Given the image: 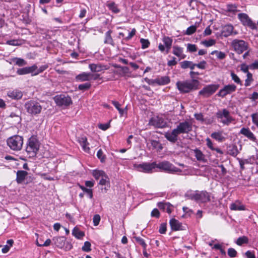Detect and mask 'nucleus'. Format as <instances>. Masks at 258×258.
<instances>
[{
  "mask_svg": "<svg viewBox=\"0 0 258 258\" xmlns=\"http://www.w3.org/2000/svg\"><path fill=\"white\" fill-rule=\"evenodd\" d=\"M192 124L187 121L179 122L176 128L171 132L165 134V138L170 142L175 143L177 141V137L181 134H188L192 131Z\"/></svg>",
  "mask_w": 258,
  "mask_h": 258,
  "instance_id": "f257e3e1",
  "label": "nucleus"
},
{
  "mask_svg": "<svg viewBox=\"0 0 258 258\" xmlns=\"http://www.w3.org/2000/svg\"><path fill=\"white\" fill-rule=\"evenodd\" d=\"M199 81L196 79L178 81L176 83L177 89L181 93H187L198 89Z\"/></svg>",
  "mask_w": 258,
  "mask_h": 258,
  "instance_id": "f03ea898",
  "label": "nucleus"
},
{
  "mask_svg": "<svg viewBox=\"0 0 258 258\" xmlns=\"http://www.w3.org/2000/svg\"><path fill=\"white\" fill-rule=\"evenodd\" d=\"M39 149V142L36 136H32L28 140L26 152L29 158L35 157Z\"/></svg>",
  "mask_w": 258,
  "mask_h": 258,
  "instance_id": "7ed1b4c3",
  "label": "nucleus"
},
{
  "mask_svg": "<svg viewBox=\"0 0 258 258\" xmlns=\"http://www.w3.org/2000/svg\"><path fill=\"white\" fill-rule=\"evenodd\" d=\"M7 143L11 150L19 151L22 149L23 147V138L19 135H15L7 139Z\"/></svg>",
  "mask_w": 258,
  "mask_h": 258,
  "instance_id": "20e7f679",
  "label": "nucleus"
},
{
  "mask_svg": "<svg viewBox=\"0 0 258 258\" xmlns=\"http://www.w3.org/2000/svg\"><path fill=\"white\" fill-rule=\"evenodd\" d=\"M231 46L236 53L242 54L248 48V43L243 40L234 39L231 43Z\"/></svg>",
  "mask_w": 258,
  "mask_h": 258,
  "instance_id": "39448f33",
  "label": "nucleus"
},
{
  "mask_svg": "<svg viewBox=\"0 0 258 258\" xmlns=\"http://www.w3.org/2000/svg\"><path fill=\"white\" fill-rule=\"evenodd\" d=\"M25 108L27 112L32 115L39 114L42 109V106L39 103L32 100L27 102L25 104Z\"/></svg>",
  "mask_w": 258,
  "mask_h": 258,
  "instance_id": "423d86ee",
  "label": "nucleus"
},
{
  "mask_svg": "<svg viewBox=\"0 0 258 258\" xmlns=\"http://www.w3.org/2000/svg\"><path fill=\"white\" fill-rule=\"evenodd\" d=\"M216 115L218 119H220V121L225 125H228L234 120L233 117L230 115L229 111L226 109L219 110Z\"/></svg>",
  "mask_w": 258,
  "mask_h": 258,
  "instance_id": "0eeeda50",
  "label": "nucleus"
},
{
  "mask_svg": "<svg viewBox=\"0 0 258 258\" xmlns=\"http://www.w3.org/2000/svg\"><path fill=\"white\" fill-rule=\"evenodd\" d=\"M155 167L168 173L177 172L180 170L167 161H163L158 163H156Z\"/></svg>",
  "mask_w": 258,
  "mask_h": 258,
  "instance_id": "6e6552de",
  "label": "nucleus"
},
{
  "mask_svg": "<svg viewBox=\"0 0 258 258\" xmlns=\"http://www.w3.org/2000/svg\"><path fill=\"white\" fill-rule=\"evenodd\" d=\"M156 162L152 163L144 162L142 164H135L134 167L139 172H143L145 173H152L153 169L155 168Z\"/></svg>",
  "mask_w": 258,
  "mask_h": 258,
  "instance_id": "1a4fd4ad",
  "label": "nucleus"
},
{
  "mask_svg": "<svg viewBox=\"0 0 258 258\" xmlns=\"http://www.w3.org/2000/svg\"><path fill=\"white\" fill-rule=\"evenodd\" d=\"M52 240L57 247L60 248H64L66 250H70L73 247L70 243L68 242H66V238L64 236L54 237Z\"/></svg>",
  "mask_w": 258,
  "mask_h": 258,
  "instance_id": "9d476101",
  "label": "nucleus"
},
{
  "mask_svg": "<svg viewBox=\"0 0 258 258\" xmlns=\"http://www.w3.org/2000/svg\"><path fill=\"white\" fill-rule=\"evenodd\" d=\"M57 105L59 106H68L72 103V101L68 96L63 94L57 95L53 98Z\"/></svg>",
  "mask_w": 258,
  "mask_h": 258,
  "instance_id": "9b49d317",
  "label": "nucleus"
},
{
  "mask_svg": "<svg viewBox=\"0 0 258 258\" xmlns=\"http://www.w3.org/2000/svg\"><path fill=\"white\" fill-rule=\"evenodd\" d=\"M238 18L244 26H246L253 30L257 29L256 24L252 22L246 14L240 13L238 15Z\"/></svg>",
  "mask_w": 258,
  "mask_h": 258,
  "instance_id": "f8f14e48",
  "label": "nucleus"
},
{
  "mask_svg": "<svg viewBox=\"0 0 258 258\" xmlns=\"http://www.w3.org/2000/svg\"><path fill=\"white\" fill-rule=\"evenodd\" d=\"M218 87V85L214 84L206 86L199 92V94L204 97H209L216 91Z\"/></svg>",
  "mask_w": 258,
  "mask_h": 258,
  "instance_id": "ddd939ff",
  "label": "nucleus"
},
{
  "mask_svg": "<svg viewBox=\"0 0 258 258\" xmlns=\"http://www.w3.org/2000/svg\"><path fill=\"white\" fill-rule=\"evenodd\" d=\"M151 125L155 128H164L166 126L167 123L164 119L159 116L152 117L149 122Z\"/></svg>",
  "mask_w": 258,
  "mask_h": 258,
  "instance_id": "4468645a",
  "label": "nucleus"
},
{
  "mask_svg": "<svg viewBox=\"0 0 258 258\" xmlns=\"http://www.w3.org/2000/svg\"><path fill=\"white\" fill-rule=\"evenodd\" d=\"M236 86L234 84L225 85L218 93L219 96L224 97L228 94H230L236 91Z\"/></svg>",
  "mask_w": 258,
  "mask_h": 258,
  "instance_id": "2eb2a0df",
  "label": "nucleus"
},
{
  "mask_svg": "<svg viewBox=\"0 0 258 258\" xmlns=\"http://www.w3.org/2000/svg\"><path fill=\"white\" fill-rule=\"evenodd\" d=\"M210 201V196L209 193L205 190H197V203H204Z\"/></svg>",
  "mask_w": 258,
  "mask_h": 258,
  "instance_id": "dca6fc26",
  "label": "nucleus"
},
{
  "mask_svg": "<svg viewBox=\"0 0 258 258\" xmlns=\"http://www.w3.org/2000/svg\"><path fill=\"white\" fill-rule=\"evenodd\" d=\"M37 69V66L34 64L31 67H25L21 69H19L17 71V73L19 75H23L28 74H32V76L35 75V71Z\"/></svg>",
  "mask_w": 258,
  "mask_h": 258,
  "instance_id": "f3484780",
  "label": "nucleus"
},
{
  "mask_svg": "<svg viewBox=\"0 0 258 258\" xmlns=\"http://www.w3.org/2000/svg\"><path fill=\"white\" fill-rule=\"evenodd\" d=\"M233 26L231 24L225 25L222 27L221 35L225 37H227L230 35H236L237 32L233 31Z\"/></svg>",
  "mask_w": 258,
  "mask_h": 258,
  "instance_id": "a211bd4d",
  "label": "nucleus"
},
{
  "mask_svg": "<svg viewBox=\"0 0 258 258\" xmlns=\"http://www.w3.org/2000/svg\"><path fill=\"white\" fill-rule=\"evenodd\" d=\"M239 134L243 135L249 140L255 142L256 140L254 135L251 132L249 128L242 127L239 132Z\"/></svg>",
  "mask_w": 258,
  "mask_h": 258,
  "instance_id": "6ab92c4d",
  "label": "nucleus"
},
{
  "mask_svg": "<svg viewBox=\"0 0 258 258\" xmlns=\"http://www.w3.org/2000/svg\"><path fill=\"white\" fill-rule=\"evenodd\" d=\"M93 74L89 73L83 72L78 75L75 77V80L77 82L89 81L92 79Z\"/></svg>",
  "mask_w": 258,
  "mask_h": 258,
  "instance_id": "aec40b11",
  "label": "nucleus"
},
{
  "mask_svg": "<svg viewBox=\"0 0 258 258\" xmlns=\"http://www.w3.org/2000/svg\"><path fill=\"white\" fill-rule=\"evenodd\" d=\"M78 141L82 147L83 150L87 153H89L90 148L89 143L87 141V139L85 136H81L78 138Z\"/></svg>",
  "mask_w": 258,
  "mask_h": 258,
  "instance_id": "412c9836",
  "label": "nucleus"
},
{
  "mask_svg": "<svg viewBox=\"0 0 258 258\" xmlns=\"http://www.w3.org/2000/svg\"><path fill=\"white\" fill-rule=\"evenodd\" d=\"M158 208L163 211L170 214L173 210V206L169 203L159 202L157 204Z\"/></svg>",
  "mask_w": 258,
  "mask_h": 258,
  "instance_id": "4be33fe9",
  "label": "nucleus"
},
{
  "mask_svg": "<svg viewBox=\"0 0 258 258\" xmlns=\"http://www.w3.org/2000/svg\"><path fill=\"white\" fill-rule=\"evenodd\" d=\"M169 223L171 229L173 231L183 230L182 224L174 218L171 219L170 220Z\"/></svg>",
  "mask_w": 258,
  "mask_h": 258,
  "instance_id": "5701e85b",
  "label": "nucleus"
},
{
  "mask_svg": "<svg viewBox=\"0 0 258 258\" xmlns=\"http://www.w3.org/2000/svg\"><path fill=\"white\" fill-rule=\"evenodd\" d=\"M89 68L92 72H99L103 70H106L107 68L100 63H91L89 65Z\"/></svg>",
  "mask_w": 258,
  "mask_h": 258,
  "instance_id": "b1692460",
  "label": "nucleus"
},
{
  "mask_svg": "<svg viewBox=\"0 0 258 258\" xmlns=\"http://www.w3.org/2000/svg\"><path fill=\"white\" fill-rule=\"evenodd\" d=\"M183 48L178 46H174L173 47L172 53L176 56L180 57V59H184L186 55L183 54Z\"/></svg>",
  "mask_w": 258,
  "mask_h": 258,
  "instance_id": "393cba45",
  "label": "nucleus"
},
{
  "mask_svg": "<svg viewBox=\"0 0 258 258\" xmlns=\"http://www.w3.org/2000/svg\"><path fill=\"white\" fill-rule=\"evenodd\" d=\"M28 175V172L24 170H18L17 172L16 181L18 183H22Z\"/></svg>",
  "mask_w": 258,
  "mask_h": 258,
  "instance_id": "a878e982",
  "label": "nucleus"
},
{
  "mask_svg": "<svg viewBox=\"0 0 258 258\" xmlns=\"http://www.w3.org/2000/svg\"><path fill=\"white\" fill-rule=\"evenodd\" d=\"M7 94L9 97L13 99H21L23 96L22 92L18 90L9 91Z\"/></svg>",
  "mask_w": 258,
  "mask_h": 258,
  "instance_id": "bb28decb",
  "label": "nucleus"
},
{
  "mask_svg": "<svg viewBox=\"0 0 258 258\" xmlns=\"http://www.w3.org/2000/svg\"><path fill=\"white\" fill-rule=\"evenodd\" d=\"M162 41L166 47V52L168 53L172 46V39L169 37L164 36Z\"/></svg>",
  "mask_w": 258,
  "mask_h": 258,
  "instance_id": "cd10ccee",
  "label": "nucleus"
},
{
  "mask_svg": "<svg viewBox=\"0 0 258 258\" xmlns=\"http://www.w3.org/2000/svg\"><path fill=\"white\" fill-rule=\"evenodd\" d=\"M106 6L113 13L117 14L120 12V10L114 2L108 1L106 4Z\"/></svg>",
  "mask_w": 258,
  "mask_h": 258,
  "instance_id": "c85d7f7f",
  "label": "nucleus"
},
{
  "mask_svg": "<svg viewBox=\"0 0 258 258\" xmlns=\"http://www.w3.org/2000/svg\"><path fill=\"white\" fill-rule=\"evenodd\" d=\"M112 31L111 30H108L105 34V39L104 43L105 44H110L112 46H114V41L111 36Z\"/></svg>",
  "mask_w": 258,
  "mask_h": 258,
  "instance_id": "c756f323",
  "label": "nucleus"
},
{
  "mask_svg": "<svg viewBox=\"0 0 258 258\" xmlns=\"http://www.w3.org/2000/svg\"><path fill=\"white\" fill-rule=\"evenodd\" d=\"M157 84L160 86L165 85L169 84L170 79L168 76H162L157 78Z\"/></svg>",
  "mask_w": 258,
  "mask_h": 258,
  "instance_id": "7c9ffc66",
  "label": "nucleus"
},
{
  "mask_svg": "<svg viewBox=\"0 0 258 258\" xmlns=\"http://www.w3.org/2000/svg\"><path fill=\"white\" fill-rule=\"evenodd\" d=\"M185 197L188 200H191L195 201L197 202V190H188L185 194Z\"/></svg>",
  "mask_w": 258,
  "mask_h": 258,
  "instance_id": "2f4dec72",
  "label": "nucleus"
},
{
  "mask_svg": "<svg viewBox=\"0 0 258 258\" xmlns=\"http://www.w3.org/2000/svg\"><path fill=\"white\" fill-rule=\"evenodd\" d=\"M194 153L197 160L202 161L204 162H206L207 161V160L205 159V155L201 150L198 149H196L194 150Z\"/></svg>",
  "mask_w": 258,
  "mask_h": 258,
  "instance_id": "473e14b6",
  "label": "nucleus"
},
{
  "mask_svg": "<svg viewBox=\"0 0 258 258\" xmlns=\"http://www.w3.org/2000/svg\"><path fill=\"white\" fill-rule=\"evenodd\" d=\"M181 68L182 69L190 68L191 70H194L195 64L192 61L184 60L180 63Z\"/></svg>",
  "mask_w": 258,
  "mask_h": 258,
  "instance_id": "72a5a7b5",
  "label": "nucleus"
},
{
  "mask_svg": "<svg viewBox=\"0 0 258 258\" xmlns=\"http://www.w3.org/2000/svg\"><path fill=\"white\" fill-rule=\"evenodd\" d=\"M228 154L233 157H236L239 153L237 147L236 145L230 146L228 149Z\"/></svg>",
  "mask_w": 258,
  "mask_h": 258,
  "instance_id": "f704fd0d",
  "label": "nucleus"
},
{
  "mask_svg": "<svg viewBox=\"0 0 258 258\" xmlns=\"http://www.w3.org/2000/svg\"><path fill=\"white\" fill-rule=\"evenodd\" d=\"M72 234L77 239H81L85 235L84 232L80 231L77 227H75L73 229L72 231Z\"/></svg>",
  "mask_w": 258,
  "mask_h": 258,
  "instance_id": "c9c22d12",
  "label": "nucleus"
},
{
  "mask_svg": "<svg viewBox=\"0 0 258 258\" xmlns=\"http://www.w3.org/2000/svg\"><path fill=\"white\" fill-rule=\"evenodd\" d=\"M211 137L218 142H222L225 140L224 137L222 135V132H214L211 135Z\"/></svg>",
  "mask_w": 258,
  "mask_h": 258,
  "instance_id": "e433bc0d",
  "label": "nucleus"
},
{
  "mask_svg": "<svg viewBox=\"0 0 258 258\" xmlns=\"http://www.w3.org/2000/svg\"><path fill=\"white\" fill-rule=\"evenodd\" d=\"M12 60L16 65L19 67H22L27 64V62L23 58L15 57Z\"/></svg>",
  "mask_w": 258,
  "mask_h": 258,
  "instance_id": "4c0bfd02",
  "label": "nucleus"
},
{
  "mask_svg": "<svg viewBox=\"0 0 258 258\" xmlns=\"http://www.w3.org/2000/svg\"><path fill=\"white\" fill-rule=\"evenodd\" d=\"M226 11L228 12L235 14L236 12L239 11L237 10V7L235 4H228L226 6Z\"/></svg>",
  "mask_w": 258,
  "mask_h": 258,
  "instance_id": "58836bf2",
  "label": "nucleus"
},
{
  "mask_svg": "<svg viewBox=\"0 0 258 258\" xmlns=\"http://www.w3.org/2000/svg\"><path fill=\"white\" fill-rule=\"evenodd\" d=\"M151 144L154 149H157L158 151H160L163 149L162 144L157 141L151 140Z\"/></svg>",
  "mask_w": 258,
  "mask_h": 258,
  "instance_id": "ea45409f",
  "label": "nucleus"
},
{
  "mask_svg": "<svg viewBox=\"0 0 258 258\" xmlns=\"http://www.w3.org/2000/svg\"><path fill=\"white\" fill-rule=\"evenodd\" d=\"M248 242V238L245 236L239 237L236 241V243L239 246L242 245L243 244H246Z\"/></svg>",
  "mask_w": 258,
  "mask_h": 258,
  "instance_id": "a19ab883",
  "label": "nucleus"
},
{
  "mask_svg": "<svg viewBox=\"0 0 258 258\" xmlns=\"http://www.w3.org/2000/svg\"><path fill=\"white\" fill-rule=\"evenodd\" d=\"M92 174L93 176L96 179H98L100 177H103L105 176V173L102 170H93Z\"/></svg>",
  "mask_w": 258,
  "mask_h": 258,
  "instance_id": "79ce46f5",
  "label": "nucleus"
},
{
  "mask_svg": "<svg viewBox=\"0 0 258 258\" xmlns=\"http://www.w3.org/2000/svg\"><path fill=\"white\" fill-rule=\"evenodd\" d=\"M230 208L231 210L242 211L245 210L244 206L242 205H238L236 203H232L230 205Z\"/></svg>",
  "mask_w": 258,
  "mask_h": 258,
  "instance_id": "37998d69",
  "label": "nucleus"
},
{
  "mask_svg": "<svg viewBox=\"0 0 258 258\" xmlns=\"http://www.w3.org/2000/svg\"><path fill=\"white\" fill-rule=\"evenodd\" d=\"M253 79L252 78V74L251 73H248L246 75V79L245 80L244 85L245 87H248L250 85L251 83L253 82Z\"/></svg>",
  "mask_w": 258,
  "mask_h": 258,
  "instance_id": "c03bdc74",
  "label": "nucleus"
},
{
  "mask_svg": "<svg viewBox=\"0 0 258 258\" xmlns=\"http://www.w3.org/2000/svg\"><path fill=\"white\" fill-rule=\"evenodd\" d=\"M134 238L139 244L141 245L143 247V249H146L147 244L143 238L138 236H134Z\"/></svg>",
  "mask_w": 258,
  "mask_h": 258,
  "instance_id": "a18cd8bd",
  "label": "nucleus"
},
{
  "mask_svg": "<svg viewBox=\"0 0 258 258\" xmlns=\"http://www.w3.org/2000/svg\"><path fill=\"white\" fill-rule=\"evenodd\" d=\"M112 103L115 107V108L118 110V111H119V113H120V116H123V115L124 113V110L120 107V104L117 101H112Z\"/></svg>",
  "mask_w": 258,
  "mask_h": 258,
  "instance_id": "49530a36",
  "label": "nucleus"
},
{
  "mask_svg": "<svg viewBox=\"0 0 258 258\" xmlns=\"http://www.w3.org/2000/svg\"><path fill=\"white\" fill-rule=\"evenodd\" d=\"M91 84L90 83H86L80 84L78 86V89L82 91H86L90 88Z\"/></svg>",
  "mask_w": 258,
  "mask_h": 258,
  "instance_id": "de8ad7c7",
  "label": "nucleus"
},
{
  "mask_svg": "<svg viewBox=\"0 0 258 258\" xmlns=\"http://www.w3.org/2000/svg\"><path fill=\"white\" fill-rule=\"evenodd\" d=\"M211 54H216L218 58L220 59H223L226 57V54L224 52L221 51H218L217 50H214L211 53Z\"/></svg>",
  "mask_w": 258,
  "mask_h": 258,
  "instance_id": "09e8293b",
  "label": "nucleus"
},
{
  "mask_svg": "<svg viewBox=\"0 0 258 258\" xmlns=\"http://www.w3.org/2000/svg\"><path fill=\"white\" fill-rule=\"evenodd\" d=\"M231 77L232 78V80L234 81L235 83H236L237 84H239L240 85H242V82L240 80V78L233 72L231 73Z\"/></svg>",
  "mask_w": 258,
  "mask_h": 258,
  "instance_id": "8fccbe9b",
  "label": "nucleus"
},
{
  "mask_svg": "<svg viewBox=\"0 0 258 258\" xmlns=\"http://www.w3.org/2000/svg\"><path fill=\"white\" fill-rule=\"evenodd\" d=\"M48 66L47 64L41 66L39 68H38V67H37V69H36V71H35V76L43 72L45 70H46L48 68Z\"/></svg>",
  "mask_w": 258,
  "mask_h": 258,
  "instance_id": "3c124183",
  "label": "nucleus"
},
{
  "mask_svg": "<svg viewBox=\"0 0 258 258\" xmlns=\"http://www.w3.org/2000/svg\"><path fill=\"white\" fill-rule=\"evenodd\" d=\"M196 30L197 27L196 26L192 25L187 28L185 32V34L187 35H190L194 33L196 31Z\"/></svg>",
  "mask_w": 258,
  "mask_h": 258,
  "instance_id": "603ef678",
  "label": "nucleus"
},
{
  "mask_svg": "<svg viewBox=\"0 0 258 258\" xmlns=\"http://www.w3.org/2000/svg\"><path fill=\"white\" fill-rule=\"evenodd\" d=\"M140 42L142 44V48L143 49L148 48L150 45V42L148 39L141 38L140 39Z\"/></svg>",
  "mask_w": 258,
  "mask_h": 258,
  "instance_id": "864d4df0",
  "label": "nucleus"
},
{
  "mask_svg": "<svg viewBox=\"0 0 258 258\" xmlns=\"http://www.w3.org/2000/svg\"><path fill=\"white\" fill-rule=\"evenodd\" d=\"M97 157L100 160V161L103 163L105 161V156L103 154V151L101 149L98 151L97 153Z\"/></svg>",
  "mask_w": 258,
  "mask_h": 258,
  "instance_id": "5fc2aeb1",
  "label": "nucleus"
},
{
  "mask_svg": "<svg viewBox=\"0 0 258 258\" xmlns=\"http://www.w3.org/2000/svg\"><path fill=\"white\" fill-rule=\"evenodd\" d=\"M228 255L230 257H235L236 256L237 252L236 250L233 248H229L228 249Z\"/></svg>",
  "mask_w": 258,
  "mask_h": 258,
  "instance_id": "6e6d98bb",
  "label": "nucleus"
},
{
  "mask_svg": "<svg viewBox=\"0 0 258 258\" xmlns=\"http://www.w3.org/2000/svg\"><path fill=\"white\" fill-rule=\"evenodd\" d=\"M91 243L89 241H86L84 243L83 246L82 247V250L84 251L89 252L91 249Z\"/></svg>",
  "mask_w": 258,
  "mask_h": 258,
  "instance_id": "4d7b16f0",
  "label": "nucleus"
},
{
  "mask_svg": "<svg viewBox=\"0 0 258 258\" xmlns=\"http://www.w3.org/2000/svg\"><path fill=\"white\" fill-rule=\"evenodd\" d=\"M216 41L214 39H210L209 40H205L202 42V43L206 47H210L214 45Z\"/></svg>",
  "mask_w": 258,
  "mask_h": 258,
  "instance_id": "13d9d810",
  "label": "nucleus"
},
{
  "mask_svg": "<svg viewBox=\"0 0 258 258\" xmlns=\"http://www.w3.org/2000/svg\"><path fill=\"white\" fill-rule=\"evenodd\" d=\"M51 242L50 239H47L44 243H40L38 240H36V244L38 246H48Z\"/></svg>",
  "mask_w": 258,
  "mask_h": 258,
  "instance_id": "bf43d9fd",
  "label": "nucleus"
},
{
  "mask_svg": "<svg viewBox=\"0 0 258 258\" xmlns=\"http://www.w3.org/2000/svg\"><path fill=\"white\" fill-rule=\"evenodd\" d=\"M187 49L190 52H194L197 50V47L195 44L188 43L187 44Z\"/></svg>",
  "mask_w": 258,
  "mask_h": 258,
  "instance_id": "052dcab7",
  "label": "nucleus"
},
{
  "mask_svg": "<svg viewBox=\"0 0 258 258\" xmlns=\"http://www.w3.org/2000/svg\"><path fill=\"white\" fill-rule=\"evenodd\" d=\"M81 189L89 195V198L92 199L93 197L92 190L91 189L87 188L86 187L81 186Z\"/></svg>",
  "mask_w": 258,
  "mask_h": 258,
  "instance_id": "680f3d73",
  "label": "nucleus"
},
{
  "mask_svg": "<svg viewBox=\"0 0 258 258\" xmlns=\"http://www.w3.org/2000/svg\"><path fill=\"white\" fill-rule=\"evenodd\" d=\"M100 219H101V218H100V216L99 215H98V214L95 215L93 218L94 225L95 226L98 225V224H99V222L100 221Z\"/></svg>",
  "mask_w": 258,
  "mask_h": 258,
  "instance_id": "e2e57ef3",
  "label": "nucleus"
},
{
  "mask_svg": "<svg viewBox=\"0 0 258 258\" xmlns=\"http://www.w3.org/2000/svg\"><path fill=\"white\" fill-rule=\"evenodd\" d=\"M250 69V65L247 66V65H246L245 63H243V64H241V66H240V70H241V71H242L244 73H246V75L248 73H250L248 71V69Z\"/></svg>",
  "mask_w": 258,
  "mask_h": 258,
  "instance_id": "0e129e2a",
  "label": "nucleus"
},
{
  "mask_svg": "<svg viewBox=\"0 0 258 258\" xmlns=\"http://www.w3.org/2000/svg\"><path fill=\"white\" fill-rule=\"evenodd\" d=\"M252 121L258 128V113H254L251 114Z\"/></svg>",
  "mask_w": 258,
  "mask_h": 258,
  "instance_id": "69168bd1",
  "label": "nucleus"
},
{
  "mask_svg": "<svg viewBox=\"0 0 258 258\" xmlns=\"http://www.w3.org/2000/svg\"><path fill=\"white\" fill-rule=\"evenodd\" d=\"M166 231V224L162 223L159 227V232L161 234H165Z\"/></svg>",
  "mask_w": 258,
  "mask_h": 258,
  "instance_id": "338daca9",
  "label": "nucleus"
},
{
  "mask_svg": "<svg viewBox=\"0 0 258 258\" xmlns=\"http://www.w3.org/2000/svg\"><path fill=\"white\" fill-rule=\"evenodd\" d=\"M151 215L152 217L158 218L160 217V212L157 209L155 208L151 212Z\"/></svg>",
  "mask_w": 258,
  "mask_h": 258,
  "instance_id": "774afa93",
  "label": "nucleus"
}]
</instances>
